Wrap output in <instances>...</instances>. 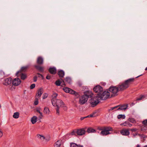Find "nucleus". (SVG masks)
<instances>
[{
  "label": "nucleus",
  "instance_id": "1",
  "mask_svg": "<svg viewBox=\"0 0 147 147\" xmlns=\"http://www.w3.org/2000/svg\"><path fill=\"white\" fill-rule=\"evenodd\" d=\"M135 78H132L125 80L123 82L120 83L117 86H111L109 88L110 92L112 93L114 96L117 95L118 91H123L129 87L134 81Z\"/></svg>",
  "mask_w": 147,
  "mask_h": 147
},
{
  "label": "nucleus",
  "instance_id": "2",
  "mask_svg": "<svg viewBox=\"0 0 147 147\" xmlns=\"http://www.w3.org/2000/svg\"><path fill=\"white\" fill-rule=\"evenodd\" d=\"M93 94H90L88 91L86 92L85 94L80 97L79 103L81 105L84 104L87 101L89 98L92 97Z\"/></svg>",
  "mask_w": 147,
  "mask_h": 147
},
{
  "label": "nucleus",
  "instance_id": "3",
  "mask_svg": "<svg viewBox=\"0 0 147 147\" xmlns=\"http://www.w3.org/2000/svg\"><path fill=\"white\" fill-rule=\"evenodd\" d=\"M97 95L100 100H104L109 97L110 93L108 91H105L101 94V93H98Z\"/></svg>",
  "mask_w": 147,
  "mask_h": 147
},
{
  "label": "nucleus",
  "instance_id": "4",
  "mask_svg": "<svg viewBox=\"0 0 147 147\" xmlns=\"http://www.w3.org/2000/svg\"><path fill=\"white\" fill-rule=\"evenodd\" d=\"M113 128L110 127H106L103 130L100 132V134L102 136H105L110 134V131H112Z\"/></svg>",
  "mask_w": 147,
  "mask_h": 147
},
{
  "label": "nucleus",
  "instance_id": "5",
  "mask_svg": "<svg viewBox=\"0 0 147 147\" xmlns=\"http://www.w3.org/2000/svg\"><path fill=\"white\" fill-rule=\"evenodd\" d=\"M100 99L98 96L97 95L94 98H92L90 101V103L92 105V106L94 107L100 101Z\"/></svg>",
  "mask_w": 147,
  "mask_h": 147
},
{
  "label": "nucleus",
  "instance_id": "6",
  "mask_svg": "<svg viewBox=\"0 0 147 147\" xmlns=\"http://www.w3.org/2000/svg\"><path fill=\"white\" fill-rule=\"evenodd\" d=\"M93 90L96 93H100V92H102L103 91V88L100 86L98 85L94 87Z\"/></svg>",
  "mask_w": 147,
  "mask_h": 147
},
{
  "label": "nucleus",
  "instance_id": "7",
  "mask_svg": "<svg viewBox=\"0 0 147 147\" xmlns=\"http://www.w3.org/2000/svg\"><path fill=\"white\" fill-rule=\"evenodd\" d=\"M12 79L11 78H6L4 79L3 82V84L5 86H7L11 84Z\"/></svg>",
  "mask_w": 147,
  "mask_h": 147
},
{
  "label": "nucleus",
  "instance_id": "8",
  "mask_svg": "<svg viewBox=\"0 0 147 147\" xmlns=\"http://www.w3.org/2000/svg\"><path fill=\"white\" fill-rule=\"evenodd\" d=\"M21 81L18 78H16L12 81V84L13 86H18L20 84Z\"/></svg>",
  "mask_w": 147,
  "mask_h": 147
},
{
  "label": "nucleus",
  "instance_id": "9",
  "mask_svg": "<svg viewBox=\"0 0 147 147\" xmlns=\"http://www.w3.org/2000/svg\"><path fill=\"white\" fill-rule=\"evenodd\" d=\"M56 102V107H62L64 105L63 101L60 99H57Z\"/></svg>",
  "mask_w": 147,
  "mask_h": 147
},
{
  "label": "nucleus",
  "instance_id": "10",
  "mask_svg": "<svg viewBox=\"0 0 147 147\" xmlns=\"http://www.w3.org/2000/svg\"><path fill=\"white\" fill-rule=\"evenodd\" d=\"M117 108V110H126L128 107V104H124L121 106H120Z\"/></svg>",
  "mask_w": 147,
  "mask_h": 147
},
{
  "label": "nucleus",
  "instance_id": "11",
  "mask_svg": "<svg viewBox=\"0 0 147 147\" xmlns=\"http://www.w3.org/2000/svg\"><path fill=\"white\" fill-rule=\"evenodd\" d=\"M85 132L86 131L84 128L78 129L76 131L77 134L79 136H82L84 134Z\"/></svg>",
  "mask_w": 147,
  "mask_h": 147
},
{
  "label": "nucleus",
  "instance_id": "12",
  "mask_svg": "<svg viewBox=\"0 0 147 147\" xmlns=\"http://www.w3.org/2000/svg\"><path fill=\"white\" fill-rule=\"evenodd\" d=\"M61 80L62 81V82L63 83V84L62 85V86L64 85V86H65V84L64 83L65 82H65H67V83L69 84H71V78H70L68 77H66L64 79V80L63 79H61Z\"/></svg>",
  "mask_w": 147,
  "mask_h": 147
},
{
  "label": "nucleus",
  "instance_id": "13",
  "mask_svg": "<svg viewBox=\"0 0 147 147\" xmlns=\"http://www.w3.org/2000/svg\"><path fill=\"white\" fill-rule=\"evenodd\" d=\"M40 65H34L35 68L40 72H43L44 70V67L40 66Z\"/></svg>",
  "mask_w": 147,
  "mask_h": 147
},
{
  "label": "nucleus",
  "instance_id": "14",
  "mask_svg": "<svg viewBox=\"0 0 147 147\" xmlns=\"http://www.w3.org/2000/svg\"><path fill=\"white\" fill-rule=\"evenodd\" d=\"M37 63L38 65H42L43 63V59L41 57H38L37 59Z\"/></svg>",
  "mask_w": 147,
  "mask_h": 147
},
{
  "label": "nucleus",
  "instance_id": "15",
  "mask_svg": "<svg viewBox=\"0 0 147 147\" xmlns=\"http://www.w3.org/2000/svg\"><path fill=\"white\" fill-rule=\"evenodd\" d=\"M121 134L124 136H127L129 135V131L127 129H123L121 131Z\"/></svg>",
  "mask_w": 147,
  "mask_h": 147
},
{
  "label": "nucleus",
  "instance_id": "16",
  "mask_svg": "<svg viewBox=\"0 0 147 147\" xmlns=\"http://www.w3.org/2000/svg\"><path fill=\"white\" fill-rule=\"evenodd\" d=\"M43 93V90L42 88H40L38 89L37 91V93L36 95V97L37 98L40 97Z\"/></svg>",
  "mask_w": 147,
  "mask_h": 147
},
{
  "label": "nucleus",
  "instance_id": "17",
  "mask_svg": "<svg viewBox=\"0 0 147 147\" xmlns=\"http://www.w3.org/2000/svg\"><path fill=\"white\" fill-rule=\"evenodd\" d=\"M49 71L50 73L52 74H55L56 73V69L55 67L50 68Z\"/></svg>",
  "mask_w": 147,
  "mask_h": 147
},
{
  "label": "nucleus",
  "instance_id": "18",
  "mask_svg": "<svg viewBox=\"0 0 147 147\" xmlns=\"http://www.w3.org/2000/svg\"><path fill=\"white\" fill-rule=\"evenodd\" d=\"M120 125L122 126H126V127H131L132 126V124L130 123L128 121H125V122L123 123H122L120 124Z\"/></svg>",
  "mask_w": 147,
  "mask_h": 147
},
{
  "label": "nucleus",
  "instance_id": "19",
  "mask_svg": "<svg viewBox=\"0 0 147 147\" xmlns=\"http://www.w3.org/2000/svg\"><path fill=\"white\" fill-rule=\"evenodd\" d=\"M58 74L59 77L63 78L64 76L65 73L63 70H61L58 71Z\"/></svg>",
  "mask_w": 147,
  "mask_h": 147
},
{
  "label": "nucleus",
  "instance_id": "20",
  "mask_svg": "<svg viewBox=\"0 0 147 147\" xmlns=\"http://www.w3.org/2000/svg\"><path fill=\"white\" fill-rule=\"evenodd\" d=\"M86 131L88 133H95L96 132V130L93 129L92 127H89L87 130Z\"/></svg>",
  "mask_w": 147,
  "mask_h": 147
},
{
  "label": "nucleus",
  "instance_id": "21",
  "mask_svg": "<svg viewBox=\"0 0 147 147\" xmlns=\"http://www.w3.org/2000/svg\"><path fill=\"white\" fill-rule=\"evenodd\" d=\"M61 144V141L60 140L57 141L54 145L55 147H60Z\"/></svg>",
  "mask_w": 147,
  "mask_h": 147
},
{
  "label": "nucleus",
  "instance_id": "22",
  "mask_svg": "<svg viewBox=\"0 0 147 147\" xmlns=\"http://www.w3.org/2000/svg\"><path fill=\"white\" fill-rule=\"evenodd\" d=\"M37 117L36 116H34L31 118V122L32 124H34L36 121Z\"/></svg>",
  "mask_w": 147,
  "mask_h": 147
},
{
  "label": "nucleus",
  "instance_id": "23",
  "mask_svg": "<svg viewBox=\"0 0 147 147\" xmlns=\"http://www.w3.org/2000/svg\"><path fill=\"white\" fill-rule=\"evenodd\" d=\"M43 112L47 114H49L50 111L49 109L47 107H45L44 108Z\"/></svg>",
  "mask_w": 147,
  "mask_h": 147
},
{
  "label": "nucleus",
  "instance_id": "24",
  "mask_svg": "<svg viewBox=\"0 0 147 147\" xmlns=\"http://www.w3.org/2000/svg\"><path fill=\"white\" fill-rule=\"evenodd\" d=\"M57 100V99L54 98H52L51 100V102L52 103V104L54 106H56Z\"/></svg>",
  "mask_w": 147,
  "mask_h": 147
},
{
  "label": "nucleus",
  "instance_id": "25",
  "mask_svg": "<svg viewBox=\"0 0 147 147\" xmlns=\"http://www.w3.org/2000/svg\"><path fill=\"white\" fill-rule=\"evenodd\" d=\"M19 113L18 112H15L14 113L13 117L14 118L17 119L19 117Z\"/></svg>",
  "mask_w": 147,
  "mask_h": 147
},
{
  "label": "nucleus",
  "instance_id": "26",
  "mask_svg": "<svg viewBox=\"0 0 147 147\" xmlns=\"http://www.w3.org/2000/svg\"><path fill=\"white\" fill-rule=\"evenodd\" d=\"M20 76L21 79L23 80H24L27 77L26 74L23 73H22L21 74Z\"/></svg>",
  "mask_w": 147,
  "mask_h": 147
},
{
  "label": "nucleus",
  "instance_id": "27",
  "mask_svg": "<svg viewBox=\"0 0 147 147\" xmlns=\"http://www.w3.org/2000/svg\"><path fill=\"white\" fill-rule=\"evenodd\" d=\"M128 120L131 123H136V121L134 119L132 118H129Z\"/></svg>",
  "mask_w": 147,
  "mask_h": 147
},
{
  "label": "nucleus",
  "instance_id": "28",
  "mask_svg": "<svg viewBox=\"0 0 147 147\" xmlns=\"http://www.w3.org/2000/svg\"><path fill=\"white\" fill-rule=\"evenodd\" d=\"M28 67V66H24L21 68V71L23 72L25 71Z\"/></svg>",
  "mask_w": 147,
  "mask_h": 147
},
{
  "label": "nucleus",
  "instance_id": "29",
  "mask_svg": "<svg viewBox=\"0 0 147 147\" xmlns=\"http://www.w3.org/2000/svg\"><path fill=\"white\" fill-rule=\"evenodd\" d=\"M63 90L66 93H69L71 89L67 87H64L63 88Z\"/></svg>",
  "mask_w": 147,
  "mask_h": 147
},
{
  "label": "nucleus",
  "instance_id": "30",
  "mask_svg": "<svg viewBox=\"0 0 147 147\" xmlns=\"http://www.w3.org/2000/svg\"><path fill=\"white\" fill-rule=\"evenodd\" d=\"M125 116L124 115H119L117 116V117L118 119H120L121 118H122L123 119H124L125 118Z\"/></svg>",
  "mask_w": 147,
  "mask_h": 147
},
{
  "label": "nucleus",
  "instance_id": "31",
  "mask_svg": "<svg viewBox=\"0 0 147 147\" xmlns=\"http://www.w3.org/2000/svg\"><path fill=\"white\" fill-rule=\"evenodd\" d=\"M55 84L57 86H60L61 84V82L59 80H58L55 82Z\"/></svg>",
  "mask_w": 147,
  "mask_h": 147
},
{
  "label": "nucleus",
  "instance_id": "32",
  "mask_svg": "<svg viewBox=\"0 0 147 147\" xmlns=\"http://www.w3.org/2000/svg\"><path fill=\"white\" fill-rule=\"evenodd\" d=\"M144 98V96L143 95H140L139 97L137 98L136 99V101L141 100L143 98Z\"/></svg>",
  "mask_w": 147,
  "mask_h": 147
},
{
  "label": "nucleus",
  "instance_id": "33",
  "mask_svg": "<svg viewBox=\"0 0 147 147\" xmlns=\"http://www.w3.org/2000/svg\"><path fill=\"white\" fill-rule=\"evenodd\" d=\"M119 106V105H118V106L114 107H111V108H110L109 109L108 111H111L114 109H117Z\"/></svg>",
  "mask_w": 147,
  "mask_h": 147
},
{
  "label": "nucleus",
  "instance_id": "34",
  "mask_svg": "<svg viewBox=\"0 0 147 147\" xmlns=\"http://www.w3.org/2000/svg\"><path fill=\"white\" fill-rule=\"evenodd\" d=\"M37 137L38 138L42 140H44L45 139V137L44 136H42L40 135H37Z\"/></svg>",
  "mask_w": 147,
  "mask_h": 147
},
{
  "label": "nucleus",
  "instance_id": "35",
  "mask_svg": "<svg viewBox=\"0 0 147 147\" xmlns=\"http://www.w3.org/2000/svg\"><path fill=\"white\" fill-rule=\"evenodd\" d=\"M70 147H78V146L74 143H71L70 144Z\"/></svg>",
  "mask_w": 147,
  "mask_h": 147
},
{
  "label": "nucleus",
  "instance_id": "36",
  "mask_svg": "<svg viewBox=\"0 0 147 147\" xmlns=\"http://www.w3.org/2000/svg\"><path fill=\"white\" fill-rule=\"evenodd\" d=\"M57 94L55 93H54L52 95V98L56 99V98L57 97Z\"/></svg>",
  "mask_w": 147,
  "mask_h": 147
},
{
  "label": "nucleus",
  "instance_id": "37",
  "mask_svg": "<svg viewBox=\"0 0 147 147\" xmlns=\"http://www.w3.org/2000/svg\"><path fill=\"white\" fill-rule=\"evenodd\" d=\"M38 99L36 98H35V100L34 101V104L35 105H38Z\"/></svg>",
  "mask_w": 147,
  "mask_h": 147
},
{
  "label": "nucleus",
  "instance_id": "38",
  "mask_svg": "<svg viewBox=\"0 0 147 147\" xmlns=\"http://www.w3.org/2000/svg\"><path fill=\"white\" fill-rule=\"evenodd\" d=\"M142 124L145 126H147V119H145L142 122Z\"/></svg>",
  "mask_w": 147,
  "mask_h": 147
},
{
  "label": "nucleus",
  "instance_id": "39",
  "mask_svg": "<svg viewBox=\"0 0 147 147\" xmlns=\"http://www.w3.org/2000/svg\"><path fill=\"white\" fill-rule=\"evenodd\" d=\"M106 127L98 126L97 127V129L101 131H102Z\"/></svg>",
  "mask_w": 147,
  "mask_h": 147
},
{
  "label": "nucleus",
  "instance_id": "40",
  "mask_svg": "<svg viewBox=\"0 0 147 147\" xmlns=\"http://www.w3.org/2000/svg\"><path fill=\"white\" fill-rule=\"evenodd\" d=\"M75 91L71 89V90H69V93L71 94H75Z\"/></svg>",
  "mask_w": 147,
  "mask_h": 147
},
{
  "label": "nucleus",
  "instance_id": "41",
  "mask_svg": "<svg viewBox=\"0 0 147 147\" xmlns=\"http://www.w3.org/2000/svg\"><path fill=\"white\" fill-rule=\"evenodd\" d=\"M48 94L47 93H44L43 94V99H45L47 98L48 96Z\"/></svg>",
  "mask_w": 147,
  "mask_h": 147
},
{
  "label": "nucleus",
  "instance_id": "42",
  "mask_svg": "<svg viewBox=\"0 0 147 147\" xmlns=\"http://www.w3.org/2000/svg\"><path fill=\"white\" fill-rule=\"evenodd\" d=\"M35 87V84H33L31 85L30 87V89H32L34 88Z\"/></svg>",
  "mask_w": 147,
  "mask_h": 147
},
{
  "label": "nucleus",
  "instance_id": "43",
  "mask_svg": "<svg viewBox=\"0 0 147 147\" xmlns=\"http://www.w3.org/2000/svg\"><path fill=\"white\" fill-rule=\"evenodd\" d=\"M40 108H37L36 109V111L38 113L40 114H41V112H40Z\"/></svg>",
  "mask_w": 147,
  "mask_h": 147
},
{
  "label": "nucleus",
  "instance_id": "44",
  "mask_svg": "<svg viewBox=\"0 0 147 147\" xmlns=\"http://www.w3.org/2000/svg\"><path fill=\"white\" fill-rule=\"evenodd\" d=\"M76 134H77L76 131H72V132H71V135H76Z\"/></svg>",
  "mask_w": 147,
  "mask_h": 147
},
{
  "label": "nucleus",
  "instance_id": "45",
  "mask_svg": "<svg viewBox=\"0 0 147 147\" xmlns=\"http://www.w3.org/2000/svg\"><path fill=\"white\" fill-rule=\"evenodd\" d=\"M37 74L39 75V77H41L42 78V79H44V77L41 74H40V73H37Z\"/></svg>",
  "mask_w": 147,
  "mask_h": 147
},
{
  "label": "nucleus",
  "instance_id": "46",
  "mask_svg": "<svg viewBox=\"0 0 147 147\" xmlns=\"http://www.w3.org/2000/svg\"><path fill=\"white\" fill-rule=\"evenodd\" d=\"M37 77L36 76H34L33 78V81L34 82H36L37 80Z\"/></svg>",
  "mask_w": 147,
  "mask_h": 147
},
{
  "label": "nucleus",
  "instance_id": "47",
  "mask_svg": "<svg viewBox=\"0 0 147 147\" xmlns=\"http://www.w3.org/2000/svg\"><path fill=\"white\" fill-rule=\"evenodd\" d=\"M94 114H92L88 115L86 116V117H94Z\"/></svg>",
  "mask_w": 147,
  "mask_h": 147
},
{
  "label": "nucleus",
  "instance_id": "48",
  "mask_svg": "<svg viewBox=\"0 0 147 147\" xmlns=\"http://www.w3.org/2000/svg\"><path fill=\"white\" fill-rule=\"evenodd\" d=\"M59 107H57L56 110L57 111V114L58 115L59 114Z\"/></svg>",
  "mask_w": 147,
  "mask_h": 147
},
{
  "label": "nucleus",
  "instance_id": "49",
  "mask_svg": "<svg viewBox=\"0 0 147 147\" xmlns=\"http://www.w3.org/2000/svg\"><path fill=\"white\" fill-rule=\"evenodd\" d=\"M74 94V95L77 98H78L79 96V94L77 92H76L75 94Z\"/></svg>",
  "mask_w": 147,
  "mask_h": 147
},
{
  "label": "nucleus",
  "instance_id": "50",
  "mask_svg": "<svg viewBox=\"0 0 147 147\" xmlns=\"http://www.w3.org/2000/svg\"><path fill=\"white\" fill-rule=\"evenodd\" d=\"M51 78V76L49 75H47L46 77V78L47 80H49Z\"/></svg>",
  "mask_w": 147,
  "mask_h": 147
},
{
  "label": "nucleus",
  "instance_id": "51",
  "mask_svg": "<svg viewBox=\"0 0 147 147\" xmlns=\"http://www.w3.org/2000/svg\"><path fill=\"white\" fill-rule=\"evenodd\" d=\"M3 133L2 131L0 130V138H1L3 136Z\"/></svg>",
  "mask_w": 147,
  "mask_h": 147
},
{
  "label": "nucleus",
  "instance_id": "52",
  "mask_svg": "<svg viewBox=\"0 0 147 147\" xmlns=\"http://www.w3.org/2000/svg\"><path fill=\"white\" fill-rule=\"evenodd\" d=\"M130 130L133 131H136V128H132L130 129Z\"/></svg>",
  "mask_w": 147,
  "mask_h": 147
},
{
  "label": "nucleus",
  "instance_id": "53",
  "mask_svg": "<svg viewBox=\"0 0 147 147\" xmlns=\"http://www.w3.org/2000/svg\"><path fill=\"white\" fill-rule=\"evenodd\" d=\"M43 117L42 114V113H41V114H40V116H39V118L40 119H41L42 118V117Z\"/></svg>",
  "mask_w": 147,
  "mask_h": 147
},
{
  "label": "nucleus",
  "instance_id": "54",
  "mask_svg": "<svg viewBox=\"0 0 147 147\" xmlns=\"http://www.w3.org/2000/svg\"><path fill=\"white\" fill-rule=\"evenodd\" d=\"M87 118V117H86V116L85 117H81L80 119L81 120H83L84 119H85V118Z\"/></svg>",
  "mask_w": 147,
  "mask_h": 147
},
{
  "label": "nucleus",
  "instance_id": "55",
  "mask_svg": "<svg viewBox=\"0 0 147 147\" xmlns=\"http://www.w3.org/2000/svg\"><path fill=\"white\" fill-rule=\"evenodd\" d=\"M146 126H144L143 127V129L142 128V130H144V131H145L146 130Z\"/></svg>",
  "mask_w": 147,
  "mask_h": 147
},
{
  "label": "nucleus",
  "instance_id": "56",
  "mask_svg": "<svg viewBox=\"0 0 147 147\" xmlns=\"http://www.w3.org/2000/svg\"><path fill=\"white\" fill-rule=\"evenodd\" d=\"M20 73V71H18L16 73V75L18 76H19V73Z\"/></svg>",
  "mask_w": 147,
  "mask_h": 147
},
{
  "label": "nucleus",
  "instance_id": "57",
  "mask_svg": "<svg viewBox=\"0 0 147 147\" xmlns=\"http://www.w3.org/2000/svg\"><path fill=\"white\" fill-rule=\"evenodd\" d=\"M136 147H140V145L139 144H138L136 146Z\"/></svg>",
  "mask_w": 147,
  "mask_h": 147
},
{
  "label": "nucleus",
  "instance_id": "58",
  "mask_svg": "<svg viewBox=\"0 0 147 147\" xmlns=\"http://www.w3.org/2000/svg\"><path fill=\"white\" fill-rule=\"evenodd\" d=\"M135 104V103H132L131 104L133 106Z\"/></svg>",
  "mask_w": 147,
  "mask_h": 147
},
{
  "label": "nucleus",
  "instance_id": "59",
  "mask_svg": "<svg viewBox=\"0 0 147 147\" xmlns=\"http://www.w3.org/2000/svg\"><path fill=\"white\" fill-rule=\"evenodd\" d=\"M145 70H147V67L145 68Z\"/></svg>",
  "mask_w": 147,
  "mask_h": 147
},
{
  "label": "nucleus",
  "instance_id": "60",
  "mask_svg": "<svg viewBox=\"0 0 147 147\" xmlns=\"http://www.w3.org/2000/svg\"><path fill=\"white\" fill-rule=\"evenodd\" d=\"M78 147H83V146H79Z\"/></svg>",
  "mask_w": 147,
  "mask_h": 147
},
{
  "label": "nucleus",
  "instance_id": "61",
  "mask_svg": "<svg viewBox=\"0 0 147 147\" xmlns=\"http://www.w3.org/2000/svg\"><path fill=\"white\" fill-rule=\"evenodd\" d=\"M144 147H147V145H145Z\"/></svg>",
  "mask_w": 147,
  "mask_h": 147
},
{
  "label": "nucleus",
  "instance_id": "62",
  "mask_svg": "<svg viewBox=\"0 0 147 147\" xmlns=\"http://www.w3.org/2000/svg\"><path fill=\"white\" fill-rule=\"evenodd\" d=\"M65 109H67V107H65Z\"/></svg>",
  "mask_w": 147,
  "mask_h": 147
},
{
  "label": "nucleus",
  "instance_id": "63",
  "mask_svg": "<svg viewBox=\"0 0 147 147\" xmlns=\"http://www.w3.org/2000/svg\"><path fill=\"white\" fill-rule=\"evenodd\" d=\"M65 109H67V107H65Z\"/></svg>",
  "mask_w": 147,
  "mask_h": 147
},
{
  "label": "nucleus",
  "instance_id": "64",
  "mask_svg": "<svg viewBox=\"0 0 147 147\" xmlns=\"http://www.w3.org/2000/svg\"><path fill=\"white\" fill-rule=\"evenodd\" d=\"M139 76H138L136 78H138V77H139Z\"/></svg>",
  "mask_w": 147,
  "mask_h": 147
}]
</instances>
